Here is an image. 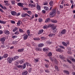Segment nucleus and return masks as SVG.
I'll use <instances>...</instances> for the list:
<instances>
[{"mask_svg": "<svg viewBox=\"0 0 75 75\" xmlns=\"http://www.w3.org/2000/svg\"><path fill=\"white\" fill-rule=\"evenodd\" d=\"M25 64L26 65H27V67H28V66H29V67H31V65L30 64L28 63V62H25Z\"/></svg>", "mask_w": 75, "mask_h": 75, "instance_id": "22", "label": "nucleus"}, {"mask_svg": "<svg viewBox=\"0 0 75 75\" xmlns=\"http://www.w3.org/2000/svg\"><path fill=\"white\" fill-rule=\"evenodd\" d=\"M64 73H65V74H68V75H69V72L67 70L64 71Z\"/></svg>", "mask_w": 75, "mask_h": 75, "instance_id": "23", "label": "nucleus"}, {"mask_svg": "<svg viewBox=\"0 0 75 75\" xmlns=\"http://www.w3.org/2000/svg\"><path fill=\"white\" fill-rule=\"evenodd\" d=\"M55 34H53L52 33H51L50 34H49V37H52V35H55Z\"/></svg>", "mask_w": 75, "mask_h": 75, "instance_id": "30", "label": "nucleus"}, {"mask_svg": "<svg viewBox=\"0 0 75 75\" xmlns=\"http://www.w3.org/2000/svg\"><path fill=\"white\" fill-rule=\"evenodd\" d=\"M41 39H42V40H45V38L44 37H41Z\"/></svg>", "mask_w": 75, "mask_h": 75, "instance_id": "52", "label": "nucleus"}, {"mask_svg": "<svg viewBox=\"0 0 75 75\" xmlns=\"http://www.w3.org/2000/svg\"><path fill=\"white\" fill-rule=\"evenodd\" d=\"M55 63L56 64V65H58V62H57V60H56V59H55Z\"/></svg>", "mask_w": 75, "mask_h": 75, "instance_id": "57", "label": "nucleus"}, {"mask_svg": "<svg viewBox=\"0 0 75 75\" xmlns=\"http://www.w3.org/2000/svg\"><path fill=\"white\" fill-rule=\"evenodd\" d=\"M13 61H15L16 59H17L18 58V56H15L13 58Z\"/></svg>", "mask_w": 75, "mask_h": 75, "instance_id": "21", "label": "nucleus"}, {"mask_svg": "<svg viewBox=\"0 0 75 75\" xmlns=\"http://www.w3.org/2000/svg\"><path fill=\"white\" fill-rule=\"evenodd\" d=\"M11 14L13 15V16H15L17 15V12L15 11H12L11 12Z\"/></svg>", "mask_w": 75, "mask_h": 75, "instance_id": "7", "label": "nucleus"}, {"mask_svg": "<svg viewBox=\"0 0 75 75\" xmlns=\"http://www.w3.org/2000/svg\"><path fill=\"white\" fill-rule=\"evenodd\" d=\"M23 10H28V8H23Z\"/></svg>", "mask_w": 75, "mask_h": 75, "instance_id": "48", "label": "nucleus"}, {"mask_svg": "<svg viewBox=\"0 0 75 75\" xmlns=\"http://www.w3.org/2000/svg\"><path fill=\"white\" fill-rule=\"evenodd\" d=\"M8 54H6L3 56L2 57H3V58H6L8 57Z\"/></svg>", "mask_w": 75, "mask_h": 75, "instance_id": "16", "label": "nucleus"}, {"mask_svg": "<svg viewBox=\"0 0 75 75\" xmlns=\"http://www.w3.org/2000/svg\"><path fill=\"white\" fill-rule=\"evenodd\" d=\"M18 36L17 35H13L12 36V38H13V39H14V38H17Z\"/></svg>", "mask_w": 75, "mask_h": 75, "instance_id": "35", "label": "nucleus"}, {"mask_svg": "<svg viewBox=\"0 0 75 75\" xmlns=\"http://www.w3.org/2000/svg\"><path fill=\"white\" fill-rule=\"evenodd\" d=\"M33 40L34 41H35V40H37V41L38 40H40V38H33Z\"/></svg>", "mask_w": 75, "mask_h": 75, "instance_id": "19", "label": "nucleus"}, {"mask_svg": "<svg viewBox=\"0 0 75 75\" xmlns=\"http://www.w3.org/2000/svg\"><path fill=\"white\" fill-rule=\"evenodd\" d=\"M20 13H17V14L16 16H20Z\"/></svg>", "mask_w": 75, "mask_h": 75, "instance_id": "59", "label": "nucleus"}, {"mask_svg": "<svg viewBox=\"0 0 75 75\" xmlns=\"http://www.w3.org/2000/svg\"><path fill=\"white\" fill-rule=\"evenodd\" d=\"M59 47L60 48H62L63 49H65V47H64L61 46H59Z\"/></svg>", "mask_w": 75, "mask_h": 75, "instance_id": "55", "label": "nucleus"}, {"mask_svg": "<svg viewBox=\"0 0 75 75\" xmlns=\"http://www.w3.org/2000/svg\"><path fill=\"white\" fill-rule=\"evenodd\" d=\"M25 67H26V65L24 63L23 65V66L22 68L23 69H25Z\"/></svg>", "mask_w": 75, "mask_h": 75, "instance_id": "28", "label": "nucleus"}, {"mask_svg": "<svg viewBox=\"0 0 75 75\" xmlns=\"http://www.w3.org/2000/svg\"><path fill=\"white\" fill-rule=\"evenodd\" d=\"M55 68L57 71H59V69H58V67H57L56 66L55 67Z\"/></svg>", "mask_w": 75, "mask_h": 75, "instance_id": "45", "label": "nucleus"}, {"mask_svg": "<svg viewBox=\"0 0 75 75\" xmlns=\"http://www.w3.org/2000/svg\"><path fill=\"white\" fill-rule=\"evenodd\" d=\"M19 30L20 33H24V31L21 29H19Z\"/></svg>", "mask_w": 75, "mask_h": 75, "instance_id": "26", "label": "nucleus"}, {"mask_svg": "<svg viewBox=\"0 0 75 75\" xmlns=\"http://www.w3.org/2000/svg\"><path fill=\"white\" fill-rule=\"evenodd\" d=\"M0 23L3 24H6V21H1Z\"/></svg>", "mask_w": 75, "mask_h": 75, "instance_id": "33", "label": "nucleus"}, {"mask_svg": "<svg viewBox=\"0 0 75 75\" xmlns=\"http://www.w3.org/2000/svg\"><path fill=\"white\" fill-rule=\"evenodd\" d=\"M59 57L61 58V59L64 60L65 59V57H64V56L63 55H60Z\"/></svg>", "mask_w": 75, "mask_h": 75, "instance_id": "9", "label": "nucleus"}, {"mask_svg": "<svg viewBox=\"0 0 75 75\" xmlns=\"http://www.w3.org/2000/svg\"><path fill=\"white\" fill-rule=\"evenodd\" d=\"M36 8L38 10H41V6L38 4L37 5Z\"/></svg>", "mask_w": 75, "mask_h": 75, "instance_id": "12", "label": "nucleus"}, {"mask_svg": "<svg viewBox=\"0 0 75 75\" xmlns=\"http://www.w3.org/2000/svg\"><path fill=\"white\" fill-rule=\"evenodd\" d=\"M53 31L54 32V33H56V32H57V29H55L53 30Z\"/></svg>", "mask_w": 75, "mask_h": 75, "instance_id": "58", "label": "nucleus"}, {"mask_svg": "<svg viewBox=\"0 0 75 75\" xmlns=\"http://www.w3.org/2000/svg\"><path fill=\"white\" fill-rule=\"evenodd\" d=\"M42 21V18H40L39 19V22H40V23H41V22Z\"/></svg>", "mask_w": 75, "mask_h": 75, "instance_id": "49", "label": "nucleus"}, {"mask_svg": "<svg viewBox=\"0 0 75 75\" xmlns=\"http://www.w3.org/2000/svg\"><path fill=\"white\" fill-rule=\"evenodd\" d=\"M51 22L52 23H57V21L55 20H52L51 21Z\"/></svg>", "mask_w": 75, "mask_h": 75, "instance_id": "34", "label": "nucleus"}, {"mask_svg": "<svg viewBox=\"0 0 75 75\" xmlns=\"http://www.w3.org/2000/svg\"><path fill=\"white\" fill-rule=\"evenodd\" d=\"M35 50L36 51H42V48H40L38 47H36L35 49Z\"/></svg>", "mask_w": 75, "mask_h": 75, "instance_id": "11", "label": "nucleus"}, {"mask_svg": "<svg viewBox=\"0 0 75 75\" xmlns=\"http://www.w3.org/2000/svg\"><path fill=\"white\" fill-rule=\"evenodd\" d=\"M62 44L63 45H64V46H65L66 47H67V46H68V45H67V43L65 42H63Z\"/></svg>", "mask_w": 75, "mask_h": 75, "instance_id": "29", "label": "nucleus"}, {"mask_svg": "<svg viewBox=\"0 0 75 75\" xmlns=\"http://www.w3.org/2000/svg\"><path fill=\"white\" fill-rule=\"evenodd\" d=\"M47 55L48 56H49V57H51V56L52 55V53L51 52H50Z\"/></svg>", "mask_w": 75, "mask_h": 75, "instance_id": "27", "label": "nucleus"}, {"mask_svg": "<svg viewBox=\"0 0 75 75\" xmlns=\"http://www.w3.org/2000/svg\"><path fill=\"white\" fill-rule=\"evenodd\" d=\"M23 36H24L23 37V40H27V38H28V36L26 34H25L23 35Z\"/></svg>", "mask_w": 75, "mask_h": 75, "instance_id": "6", "label": "nucleus"}, {"mask_svg": "<svg viewBox=\"0 0 75 75\" xmlns=\"http://www.w3.org/2000/svg\"><path fill=\"white\" fill-rule=\"evenodd\" d=\"M28 13L29 15H31V11H28Z\"/></svg>", "mask_w": 75, "mask_h": 75, "instance_id": "47", "label": "nucleus"}, {"mask_svg": "<svg viewBox=\"0 0 75 75\" xmlns=\"http://www.w3.org/2000/svg\"><path fill=\"white\" fill-rule=\"evenodd\" d=\"M34 61L36 63L38 62V58H37L36 59H34Z\"/></svg>", "mask_w": 75, "mask_h": 75, "instance_id": "24", "label": "nucleus"}, {"mask_svg": "<svg viewBox=\"0 0 75 75\" xmlns=\"http://www.w3.org/2000/svg\"><path fill=\"white\" fill-rule=\"evenodd\" d=\"M27 31L28 36H30V31L29 30H28Z\"/></svg>", "mask_w": 75, "mask_h": 75, "instance_id": "25", "label": "nucleus"}, {"mask_svg": "<svg viewBox=\"0 0 75 75\" xmlns=\"http://www.w3.org/2000/svg\"><path fill=\"white\" fill-rule=\"evenodd\" d=\"M46 13V11L44 10H42V14H45Z\"/></svg>", "mask_w": 75, "mask_h": 75, "instance_id": "44", "label": "nucleus"}, {"mask_svg": "<svg viewBox=\"0 0 75 75\" xmlns=\"http://www.w3.org/2000/svg\"><path fill=\"white\" fill-rule=\"evenodd\" d=\"M7 60L9 64H11L12 62V61H13V58L12 57H9L7 59Z\"/></svg>", "mask_w": 75, "mask_h": 75, "instance_id": "3", "label": "nucleus"}, {"mask_svg": "<svg viewBox=\"0 0 75 75\" xmlns=\"http://www.w3.org/2000/svg\"><path fill=\"white\" fill-rule=\"evenodd\" d=\"M67 61L68 62H69L70 64H72V62H71V61L69 60L68 59L67 60Z\"/></svg>", "mask_w": 75, "mask_h": 75, "instance_id": "51", "label": "nucleus"}, {"mask_svg": "<svg viewBox=\"0 0 75 75\" xmlns=\"http://www.w3.org/2000/svg\"><path fill=\"white\" fill-rule=\"evenodd\" d=\"M17 25L18 26H20V25L21 24L20 23V21L18 22L17 23Z\"/></svg>", "mask_w": 75, "mask_h": 75, "instance_id": "50", "label": "nucleus"}, {"mask_svg": "<svg viewBox=\"0 0 75 75\" xmlns=\"http://www.w3.org/2000/svg\"><path fill=\"white\" fill-rule=\"evenodd\" d=\"M19 33L20 32H18V31H17L15 33V34L16 35H18Z\"/></svg>", "mask_w": 75, "mask_h": 75, "instance_id": "36", "label": "nucleus"}, {"mask_svg": "<svg viewBox=\"0 0 75 75\" xmlns=\"http://www.w3.org/2000/svg\"><path fill=\"white\" fill-rule=\"evenodd\" d=\"M54 26L53 25H52L51 24H50L48 25V27H52Z\"/></svg>", "mask_w": 75, "mask_h": 75, "instance_id": "46", "label": "nucleus"}, {"mask_svg": "<svg viewBox=\"0 0 75 75\" xmlns=\"http://www.w3.org/2000/svg\"><path fill=\"white\" fill-rule=\"evenodd\" d=\"M12 44L13 45H16L17 44V42L13 41V42Z\"/></svg>", "mask_w": 75, "mask_h": 75, "instance_id": "42", "label": "nucleus"}, {"mask_svg": "<svg viewBox=\"0 0 75 75\" xmlns=\"http://www.w3.org/2000/svg\"><path fill=\"white\" fill-rule=\"evenodd\" d=\"M49 4L50 6H53V5L54 4L53 3V1H51L49 3Z\"/></svg>", "mask_w": 75, "mask_h": 75, "instance_id": "31", "label": "nucleus"}, {"mask_svg": "<svg viewBox=\"0 0 75 75\" xmlns=\"http://www.w3.org/2000/svg\"><path fill=\"white\" fill-rule=\"evenodd\" d=\"M27 13H22L21 15V17H25L27 16Z\"/></svg>", "mask_w": 75, "mask_h": 75, "instance_id": "15", "label": "nucleus"}, {"mask_svg": "<svg viewBox=\"0 0 75 75\" xmlns=\"http://www.w3.org/2000/svg\"><path fill=\"white\" fill-rule=\"evenodd\" d=\"M11 3H12V4H13V5H14V4H15L16 1H11Z\"/></svg>", "mask_w": 75, "mask_h": 75, "instance_id": "32", "label": "nucleus"}, {"mask_svg": "<svg viewBox=\"0 0 75 75\" xmlns=\"http://www.w3.org/2000/svg\"><path fill=\"white\" fill-rule=\"evenodd\" d=\"M18 28L16 27L14 29H13V32H15V31H17V30H18Z\"/></svg>", "mask_w": 75, "mask_h": 75, "instance_id": "20", "label": "nucleus"}, {"mask_svg": "<svg viewBox=\"0 0 75 75\" xmlns=\"http://www.w3.org/2000/svg\"><path fill=\"white\" fill-rule=\"evenodd\" d=\"M55 28H56V26H53L52 28V30L53 31V30H54L55 29Z\"/></svg>", "mask_w": 75, "mask_h": 75, "instance_id": "40", "label": "nucleus"}, {"mask_svg": "<svg viewBox=\"0 0 75 75\" xmlns=\"http://www.w3.org/2000/svg\"><path fill=\"white\" fill-rule=\"evenodd\" d=\"M43 28L44 29H47V25H45L43 27Z\"/></svg>", "mask_w": 75, "mask_h": 75, "instance_id": "37", "label": "nucleus"}, {"mask_svg": "<svg viewBox=\"0 0 75 75\" xmlns=\"http://www.w3.org/2000/svg\"><path fill=\"white\" fill-rule=\"evenodd\" d=\"M0 11H1L2 13H4L3 11L1 8H0Z\"/></svg>", "mask_w": 75, "mask_h": 75, "instance_id": "61", "label": "nucleus"}, {"mask_svg": "<svg viewBox=\"0 0 75 75\" xmlns=\"http://www.w3.org/2000/svg\"><path fill=\"white\" fill-rule=\"evenodd\" d=\"M11 22L12 24H15V21H11Z\"/></svg>", "mask_w": 75, "mask_h": 75, "instance_id": "53", "label": "nucleus"}, {"mask_svg": "<svg viewBox=\"0 0 75 75\" xmlns=\"http://www.w3.org/2000/svg\"><path fill=\"white\" fill-rule=\"evenodd\" d=\"M43 32H44V30L41 29V30H39L38 33V34H42V33Z\"/></svg>", "mask_w": 75, "mask_h": 75, "instance_id": "13", "label": "nucleus"}, {"mask_svg": "<svg viewBox=\"0 0 75 75\" xmlns=\"http://www.w3.org/2000/svg\"><path fill=\"white\" fill-rule=\"evenodd\" d=\"M24 50V48H22L21 49H19L18 50V52H22Z\"/></svg>", "mask_w": 75, "mask_h": 75, "instance_id": "10", "label": "nucleus"}, {"mask_svg": "<svg viewBox=\"0 0 75 75\" xmlns=\"http://www.w3.org/2000/svg\"><path fill=\"white\" fill-rule=\"evenodd\" d=\"M5 34L7 35H8V34H10V32L8 31H7L6 32Z\"/></svg>", "mask_w": 75, "mask_h": 75, "instance_id": "41", "label": "nucleus"}, {"mask_svg": "<svg viewBox=\"0 0 75 75\" xmlns=\"http://www.w3.org/2000/svg\"><path fill=\"white\" fill-rule=\"evenodd\" d=\"M21 64H22L24 62V60H21Z\"/></svg>", "mask_w": 75, "mask_h": 75, "instance_id": "62", "label": "nucleus"}, {"mask_svg": "<svg viewBox=\"0 0 75 75\" xmlns=\"http://www.w3.org/2000/svg\"><path fill=\"white\" fill-rule=\"evenodd\" d=\"M43 51H44V52H46V51H47V48H44L43 49Z\"/></svg>", "mask_w": 75, "mask_h": 75, "instance_id": "39", "label": "nucleus"}, {"mask_svg": "<svg viewBox=\"0 0 75 75\" xmlns=\"http://www.w3.org/2000/svg\"><path fill=\"white\" fill-rule=\"evenodd\" d=\"M17 5L18 6H20V7H23L24 6H23V5L24 4L23 3H17Z\"/></svg>", "mask_w": 75, "mask_h": 75, "instance_id": "5", "label": "nucleus"}, {"mask_svg": "<svg viewBox=\"0 0 75 75\" xmlns=\"http://www.w3.org/2000/svg\"><path fill=\"white\" fill-rule=\"evenodd\" d=\"M28 74V72H27V71H25L22 72V75H27Z\"/></svg>", "mask_w": 75, "mask_h": 75, "instance_id": "14", "label": "nucleus"}, {"mask_svg": "<svg viewBox=\"0 0 75 75\" xmlns=\"http://www.w3.org/2000/svg\"><path fill=\"white\" fill-rule=\"evenodd\" d=\"M52 7H50V9L49 10V8H48V7H47V11H50V10H51V9H52Z\"/></svg>", "mask_w": 75, "mask_h": 75, "instance_id": "38", "label": "nucleus"}, {"mask_svg": "<svg viewBox=\"0 0 75 75\" xmlns=\"http://www.w3.org/2000/svg\"><path fill=\"white\" fill-rule=\"evenodd\" d=\"M52 43L51 42H47V44H51Z\"/></svg>", "mask_w": 75, "mask_h": 75, "instance_id": "63", "label": "nucleus"}, {"mask_svg": "<svg viewBox=\"0 0 75 75\" xmlns=\"http://www.w3.org/2000/svg\"><path fill=\"white\" fill-rule=\"evenodd\" d=\"M44 45V44L40 43L38 45V47H42Z\"/></svg>", "mask_w": 75, "mask_h": 75, "instance_id": "18", "label": "nucleus"}, {"mask_svg": "<svg viewBox=\"0 0 75 75\" xmlns=\"http://www.w3.org/2000/svg\"><path fill=\"white\" fill-rule=\"evenodd\" d=\"M18 67L19 68H23V65H19Z\"/></svg>", "mask_w": 75, "mask_h": 75, "instance_id": "60", "label": "nucleus"}, {"mask_svg": "<svg viewBox=\"0 0 75 75\" xmlns=\"http://www.w3.org/2000/svg\"><path fill=\"white\" fill-rule=\"evenodd\" d=\"M6 40V38L3 37L0 38V41H1V44L4 45V42H5V40Z\"/></svg>", "mask_w": 75, "mask_h": 75, "instance_id": "2", "label": "nucleus"}, {"mask_svg": "<svg viewBox=\"0 0 75 75\" xmlns=\"http://www.w3.org/2000/svg\"><path fill=\"white\" fill-rule=\"evenodd\" d=\"M50 18H48L47 19V22H50Z\"/></svg>", "mask_w": 75, "mask_h": 75, "instance_id": "56", "label": "nucleus"}, {"mask_svg": "<svg viewBox=\"0 0 75 75\" xmlns=\"http://www.w3.org/2000/svg\"><path fill=\"white\" fill-rule=\"evenodd\" d=\"M57 9L56 8L54 9L50 13V17H53L54 16V15L56 14Z\"/></svg>", "mask_w": 75, "mask_h": 75, "instance_id": "1", "label": "nucleus"}, {"mask_svg": "<svg viewBox=\"0 0 75 75\" xmlns=\"http://www.w3.org/2000/svg\"><path fill=\"white\" fill-rule=\"evenodd\" d=\"M4 3H6V5H7V6H8V1H4Z\"/></svg>", "mask_w": 75, "mask_h": 75, "instance_id": "43", "label": "nucleus"}, {"mask_svg": "<svg viewBox=\"0 0 75 75\" xmlns=\"http://www.w3.org/2000/svg\"><path fill=\"white\" fill-rule=\"evenodd\" d=\"M44 8L45 9V10H47V6H44Z\"/></svg>", "mask_w": 75, "mask_h": 75, "instance_id": "54", "label": "nucleus"}, {"mask_svg": "<svg viewBox=\"0 0 75 75\" xmlns=\"http://www.w3.org/2000/svg\"><path fill=\"white\" fill-rule=\"evenodd\" d=\"M61 34H65V33H66V30L63 29L61 31Z\"/></svg>", "mask_w": 75, "mask_h": 75, "instance_id": "17", "label": "nucleus"}, {"mask_svg": "<svg viewBox=\"0 0 75 75\" xmlns=\"http://www.w3.org/2000/svg\"><path fill=\"white\" fill-rule=\"evenodd\" d=\"M67 53L68 54H71V52L70 51H68Z\"/></svg>", "mask_w": 75, "mask_h": 75, "instance_id": "64", "label": "nucleus"}, {"mask_svg": "<svg viewBox=\"0 0 75 75\" xmlns=\"http://www.w3.org/2000/svg\"><path fill=\"white\" fill-rule=\"evenodd\" d=\"M28 6L29 7H31V8H32L33 7H36L35 4H29Z\"/></svg>", "mask_w": 75, "mask_h": 75, "instance_id": "4", "label": "nucleus"}, {"mask_svg": "<svg viewBox=\"0 0 75 75\" xmlns=\"http://www.w3.org/2000/svg\"><path fill=\"white\" fill-rule=\"evenodd\" d=\"M56 51L58 52H62L64 51L63 50H61V49H56Z\"/></svg>", "mask_w": 75, "mask_h": 75, "instance_id": "8", "label": "nucleus"}]
</instances>
